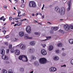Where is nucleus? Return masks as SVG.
Returning a JSON list of instances; mask_svg holds the SVG:
<instances>
[{"label":"nucleus","instance_id":"4d7b16f0","mask_svg":"<svg viewBox=\"0 0 73 73\" xmlns=\"http://www.w3.org/2000/svg\"><path fill=\"white\" fill-rule=\"evenodd\" d=\"M6 64H9V62L8 61H7L6 62Z\"/></svg>","mask_w":73,"mask_h":73},{"label":"nucleus","instance_id":"4be33fe9","mask_svg":"<svg viewBox=\"0 0 73 73\" xmlns=\"http://www.w3.org/2000/svg\"><path fill=\"white\" fill-rule=\"evenodd\" d=\"M52 29H53V30L55 31H56L58 29V27H52Z\"/></svg>","mask_w":73,"mask_h":73},{"label":"nucleus","instance_id":"bf43d9fd","mask_svg":"<svg viewBox=\"0 0 73 73\" xmlns=\"http://www.w3.org/2000/svg\"><path fill=\"white\" fill-rule=\"evenodd\" d=\"M24 0H22L21 1V3H24Z\"/></svg>","mask_w":73,"mask_h":73},{"label":"nucleus","instance_id":"ddd939ff","mask_svg":"<svg viewBox=\"0 0 73 73\" xmlns=\"http://www.w3.org/2000/svg\"><path fill=\"white\" fill-rule=\"evenodd\" d=\"M5 50L4 49H0V53L1 54H5Z\"/></svg>","mask_w":73,"mask_h":73},{"label":"nucleus","instance_id":"bb28decb","mask_svg":"<svg viewBox=\"0 0 73 73\" xmlns=\"http://www.w3.org/2000/svg\"><path fill=\"white\" fill-rule=\"evenodd\" d=\"M14 51H15V50H14L13 48H12L10 50V52L11 53H13V52H14Z\"/></svg>","mask_w":73,"mask_h":73},{"label":"nucleus","instance_id":"e2e57ef3","mask_svg":"<svg viewBox=\"0 0 73 73\" xmlns=\"http://www.w3.org/2000/svg\"><path fill=\"white\" fill-rule=\"evenodd\" d=\"M32 16H35V14H33L31 15Z\"/></svg>","mask_w":73,"mask_h":73},{"label":"nucleus","instance_id":"e433bc0d","mask_svg":"<svg viewBox=\"0 0 73 73\" xmlns=\"http://www.w3.org/2000/svg\"><path fill=\"white\" fill-rule=\"evenodd\" d=\"M70 27L71 29H73V26L72 25H70Z\"/></svg>","mask_w":73,"mask_h":73},{"label":"nucleus","instance_id":"f03ea898","mask_svg":"<svg viewBox=\"0 0 73 73\" xmlns=\"http://www.w3.org/2000/svg\"><path fill=\"white\" fill-rule=\"evenodd\" d=\"M29 7L36 8V7H37V5L35 2L34 1H31L29 3Z\"/></svg>","mask_w":73,"mask_h":73},{"label":"nucleus","instance_id":"6ab92c4d","mask_svg":"<svg viewBox=\"0 0 73 73\" xmlns=\"http://www.w3.org/2000/svg\"><path fill=\"white\" fill-rule=\"evenodd\" d=\"M29 52L30 53H33L35 52V49L33 48H30L29 50Z\"/></svg>","mask_w":73,"mask_h":73},{"label":"nucleus","instance_id":"aec40b11","mask_svg":"<svg viewBox=\"0 0 73 73\" xmlns=\"http://www.w3.org/2000/svg\"><path fill=\"white\" fill-rule=\"evenodd\" d=\"M34 65L36 66H39V63L37 61H35L34 62Z\"/></svg>","mask_w":73,"mask_h":73},{"label":"nucleus","instance_id":"f257e3e1","mask_svg":"<svg viewBox=\"0 0 73 73\" xmlns=\"http://www.w3.org/2000/svg\"><path fill=\"white\" fill-rule=\"evenodd\" d=\"M55 10L58 13H60L61 15H64L65 14V9L63 7L60 9L58 7H56L55 8Z\"/></svg>","mask_w":73,"mask_h":73},{"label":"nucleus","instance_id":"09e8293b","mask_svg":"<svg viewBox=\"0 0 73 73\" xmlns=\"http://www.w3.org/2000/svg\"><path fill=\"white\" fill-rule=\"evenodd\" d=\"M20 44H19L17 45V46H16V47H17H17H20Z\"/></svg>","mask_w":73,"mask_h":73},{"label":"nucleus","instance_id":"4c0bfd02","mask_svg":"<svg viewBox=\"0 0 73 73\" xmlns=\"http://www.w3.org/2000/svg\"><path fill=\"white\" fill-rule=\"evenodd\" d=\"M15 40L14 41H19V39L16 38H15Z\"/></svg>","mask_w":73,"mask_h":73},{"label":"nucleus","instance_id":"7ed1b4c3","mask_svg":"<svg viewBox=\"0 0 73 73\" xmlns=\"http://www.w3.org/2000/svg\"><path fill=\"white\" fill-rule=\"evenodd\" d=\"M46 61H47V60L44 58H40L39 59L40 63L41 64H46Z\"/></svg>","mask_w":73,"mask_h":73},{"label":"nucleus","instance_id":"a18cd8bd","mask_svg":"<svg viewBox=\"0 0 73 73\" xmlns=\"http://www.w3.org/2000/svg\"><path fill=\"white\" fill-rule=\"evenodd\" d=\"M18 13L19 15H20V14L21 13V12L20 11H18Z\"/></svg>","mask_w":73,"mask_h":73},{"label":"nucleus","instance_id":"f8f14e48","mask_svg":"<svg viewBox=\"0 0 73 73\" xmlns=\"http://www.w3.org/2000/svg\"><path fill=\"white\" fill-rule=\"evenodd\" d=\"M25 39H32L33 38H31L28 35L25 34L24 36Z\"/></svg>","mask_w":73,"mask_h":73},{"label":"nucleus","instance_id":"f3484780","mask_svg":"<svg viewBox=\"0 0 73 73\" xmlns=\"http://www.w3.org/2000/svg\"><path fill=\"white\" fill-rule=\"evenodd\" d=\"M19 35L21 37H23L24 35V33L23 31H21L19 33Z\"/></svg>","mask_w":73,"mask_h":73},{"label":"nucleus","instance_id":"473e14b6","mask_svg":"<svg viewBox=\"0 0 73 73\" xmlns=\"http://www.w3.org/2000/svg\"><path fill=\"white\" fill-rule=\"evenodd\" d=\"M22 23H18L17 24V25L18 26H20V25H21Z\"/></svg>","mask_w":73,"mask_h":73},{"label":"nucleus","instance_id":"338daca9","mask_svg":"<svg viewBox=\"0 0 73 73\" xmlns=\"http://www.w3.org/2000/svg\"><path fill=\"white\" fill-rule=\"evenodd\" d=\"M21 22H22V21H24V20H25V19H21Z\"/></svg>","mask_w":73,"mask_h":73},{"label":"nucleus","instance_id":"b1692460","mask_svg":"<svg viewBox=\"0 0 73 73\" xmlns=\"http://www.w3.org/2000/svg\"><path fill=\"white\" fill-rule=\"evenodd\" d=\"M31 58L32 60H33L36 59V57L32 55L31 56Z\"/></svg>","mask_w":73,"mask_h":73},{"label":"nucleus","instance_id":"72a5a7b5","mask_svg":"<svg viewBox=\"0 0 73 73\" xmlns=\"http://www.w3.org/2000/svg\"><path fill=\"white\" fill-rule=\"evenodd\" d=\"M41 46H42L43 48H45L46 46V45L42 44H41Z\"/></svg>","mask_w":73,"mask_h":73},{"label":"nucleus","instance_id":"3c124183","mask_svg":"<svg viewBox=\"0 0 73 73\" xmlns=\"http://www.w3.org/2000/svg\"><path fill=\"white\" fill-rule=\"evenodd\" d=\"M3 7L5 9H7V6H3Z\"/></svg>","mask_w":73,"mask_h":73},{"label":"nucleus","instance_id":"a211bd4d","mask_svg":"<svg viewBox=\"0 0 73 73\" xmlns=\"http://www.w3.org/2000/svg\"><path fill=\"white\" fill-rule=\"evenodd\" d=\"M24 57V55H21L19 57V59L20 60H22L23 61V59Z\"/></svg>","mask_w":73,"mask_h":73},{"label":"nucleus","instance_id":"79ce46f5","mask_svg":"<svg viewBox=\"0 0 73 73\" xmlns=\"http://www.w3.org/2000/svg\"><path fill=\"white\" fill-rule=\"evenodd\" d=\"M66 54L65 53H63L62 54V56H66Z\"/></svg>","mask_w":73,"mask_h":73},{"label":"nucleus","instance_id":"a19ab883","mask_svg":"<svg viewBox=\"0 0 73 73\" xmlns=\"http://www.w3.org/2000/svg\"><path fill=\"white\" fill-rule=\"evenodd\" d=\"M9 52V49H8L6 51V52L7 53H8Z\"/></svg>","mask_w":73,"mask_h":73},{"label":"nucleus","instance_id":"cd10ccee","mask_svg":"<svg viewBox=\"0 0 73 73\" xmlns=\"http://www.w3.org/2000/svg\"><path fill=\"white\" fill-rule=\"evenodd\" d=\"M3 72L2 73H7V70L4 69H3Z\"/></svg>","mask_w":73,"mask_h":73},{"label":"nucleus","instance_id":"13d9d810","mask_svg":"<svg viewBox=\"0 0 73 73\" xmlns=\"http://www.w3.org/2000/svg\"><path fill=\"white\" fill-rule=\"evenodd\" d=\"M15 19H16V20H18V18L16 17H15Z\"/></svg>","mask_w":73,"mask_h":73},{"label":"nucleus","instance_id":"5701e85b","mask_svg":"<svg viewBox=\"0 0 73 73\" xmlns=\"http://www.w3.org/2000/svg\"><path fill=\"white\" fill-rule=\"evenodd\" d=\"M19 70L21 72H23L24 71V69L23 67L20 68Z\"/></svg>","mask_w":73,"mask_h":73},{"label":"nucleus","instance_id":"412c9836","mask_svg":"<svg viewBox=\"0 0 73 73\" xmlns=\"http://www.w3.org/2000/svg\"><path fill=\"white\" fill-rule=\"evenodd\" d=\"M53 46L52 45H51L49 46L48 48V50L50 51H51V50H53Z\"/></svg>","mask_w":73,"mask_h":73},{"label":"nucleus","instance_id":"1a4fd4ad","mask_svg":"<svg viewBox=\"0 0 73 73\" xmlns=\"http://www.w3.org/2000/svg\"><path fill=\"white\" fill-rule=\"evenodd\" d=\"M20 48L21 50H25L26 49V46L25 44H22L20 45Z\"/></svg>","mask_w":73,"mask_h":73},{"label":"nucleus","instance_id":"864d4df0","mask_svg":"<svg viewBox=\"0 0 73 73\" xmlns=\"http://www.w3.org/2000/svg\"><path fill=\"white\" fill-rule=\"evenodd\" d=\"M35 34L36 35H38V33H35Z\"/></svg>","mask_w":73,"mask_h":73},{"label":"nucleus","instance_id":"0e129e2a","mask_svg":"<svg viewBox=\"0 0 73 73\" xmlns=\"http://www.w3.org/2000/svg\"><path fill=\"white\" fill-rule=\"evenodd\" d=\"M33 73V71H32L30 72V73Z\"/></svg>","mask_w":73,"mask_h":73},{"label":"nucleus","instance_id":"6e6d98bb","mask_svg":"<svg viewBox=\"0 0 73 73\" xmlns=\"http://www.w3.org/2000/svg\"><path fill=\"white\" fill-rule=\"evenodd\" d=\"M34 23H38V21H35V20H34Z\"/></svg>","mask_w":73,"mask_h":73},{"label":"nucleus","instance_id":"de8ad7c7","mask_svg":"<svg viewBox=\"0 0 73 73\" xmlns=\"http://www.w3.org/2000/svg\"><path fill=\"white\" fill-rule=\"evenodd\" d=\"M12 19V17H10L9 18V20L11 21Z\"/></svg>","mask_w":73,"mask_h":73},{"label":"nucleus","instance_id":"a878e982","mask_svg":"<svg viewBox=\"0 0 73 73\" xmlns=\"http://www.w3.org/2000/svg\"><path fill=\"white\" fill-rule=\"evenodd\" d=\"M8 72L9 73H13V70H12L10 69L8 70Z\"/></svg>","mask_w":73,"mask_h":73},{"label":"nucleus","instance_id":"774afa93","mask_svg":"<svg viewBox=\"0 0 73 73\" xmlns=\"http://www.w3.org/2000/svg\"><path fill=\"white\" fill-rule=\"evenodd\" d=\"M42 19L44 18V16H42Z\"/></svg>","mask_w":73,"mask_h":73},{"label":"nucleus","instance_id":"0eeeda50","mask_svg":"<svg viewBox=\"0 0 73 73\" xmlns=\"http://www.w3.org/2000/svg\"><path fill=\"white\" fill-rule=\"evenodd\" d=\"M64 29L66 31H69L70 30V27L68 25H64Z\"/></svg>","mask_w":73,"mask_h":73},{"label":"nucleus","instance_id":"49530a36","mask_svg":"<svg viewBox=\"0 0 73 73\" xmlns=\"http://www.w3.org/2000/svg\"><path fill=\"white\" fill-rule=\"evenodd\" d=\"M66 67V64H64V65L61 66V67Z\"/></svg>","mask_w":73,"mask_h":73},{"label":"nucleus","instance_id":"603ef678","mask_svg":"<svg viewBox=\"0 0 73 73\" xmlns=\"http://www.w3.org/2000/svg\"><path fill=\"white\" fill-rule=\"evenodd\" d=\"M44 5L43 4V6L42 8V10H43L44 9Z\"/></svg>","mask_w":73,"mask_h":73},{"label":"nucleus","instance_id":"c85d7f7f","mask_svg":"<svg viewBox=\"0 0 73 73\" xmlns=\"http://www.w3.org/2000/svg\"><path fill=\"white\" fill-rule=\"evenodd\" d=\"M57 45H58V46H59V47L62 46V43H58L57 44Z\"/></svg>","mask_w":73,"mask_h":73},{"label":"nucleus","instance_id":"9b49d317","mask_svg":"<svg viewBox=\"0 0 73 73\" xmlns=\"http://www.w3.org/2000/svg\"><path fill=\"white\" fill-rule=\"evenodd\" d=\"M2 58L3 60H8V57L5 55L2 56Z\"/></svg>","mask_w":73,"mask_h":73},{"label":"nucleus","instance_id":"680f3d73","mask_svg":"<svg viewBox=\"0 0 73 73\" xmlns=\"http://www.w3.org/2000/svg\"><path fill=\"white\" fill-rule=\"evenodd\" d=\"M47 23L48 24H52L51 23H50V22H47Z\"/></svg>","mask_w":73,"mask_h":73},{"label":"nucleus","instance_id":"4468645a","mask_svg":"<svg viewBox=\"0 0 73 73\" xmlns=\"http://www.w3.org/2000/svg\"><path fill=\"white\" fill-rule=\"evenodd\" d=\"M53 60L55 61H57L59 60V57L57 56H54L53 58Z\"/></svg>","mask_w":73,"mask_h":73},{"label":"nucleus","instance_id":"2eb2a0df","mask_svg":"<svg viewBox=\"0 0 73 73\" xmlns=\"http://www.w3.org/2000/svg\"><path fill=\"white\" fill-rule=\"evenodd\" d=\"M29 44L33 46L35 45L36 44V42L35 41H31L29 42Z\"/></svg>","mask_w":73,"mask_h":73},{"label":"nucleus","instance_id":"c03bdc74","mask_svg":"<svg viewBox=\"0 0 73 73\" xmlns=\"http://www.w3.org/2000/svg\"><path fill=\"white\" fill-rule=\"evenodd\" d=\"M5 38H9V36H7L5 37Z\"/></svg>","mask_w":73,"mask_h":73},{"label":"nucleus","instance_id":"dca6fc26","mask_svg":"<svg viewBox=\"0 0 73 73\" xmlns=\"http://www.w3.org/2000/svg\"><path fill=\"white\" fill-rule=\"evenodd\" d=\"M15 52L17 55H19L20 53V50H16L15 51Z\"/></svg>","mask_w":73,"mask_h":73},{"label":"nucleus","instance_id":"f704fd0d","mask_svg":"<svg viewBox=\"0 0 73 73\" xmlns=\"http://www.w3.org/2000/svg\"><path fill=\"white\" fill-rule=\"evenodd\" d=\"M3 19H4V16H3L0 18V20H3Z\"/></svg>","mask_w":73,"mask_h":73},{"label":"nucleus","instance_id":"58836bf2","mask_svg":"<svg viewBox=\"0 0 73 73\" xmlns=\"http://www.w3.org/2000/svg\"><path fill=\"white\" fill-rule=\"evenodd\" d=\"M71 63L72 65H73V59H72L71 61Z\"/></svg>","mask_w":73,"mask_h":73},{"label":"nucleus","instance_id":"2f4dec72","mask_svg":"<svg viewBox=\"0 0 73 73\" xmlns=\"http://www.w3.org/2000/svg\"><path fill=\"white\" fill-rule=\"evenodd\" d=\"M50 33L51 34H53V33H54V32H53V30H51L50 31Z\"/></svg>","mask_w":73,"mask_h":73},{"label":"nucleus","instance_id":"052dcab7","mask_svg":"<svg viewBox=\"0 0 73 73\" xmlns=\"http://www.w3.org/2000/svg\"><path fill=\"white\" fill-rule=\"evenodd\" d=\"M38 15H40V16H42V14L41 13H39L38 14Z\"/></svg>","mask_w":73,"mask_h":73},{"label":"nucleus","instance_id":"20e7f679","mask_svg":"<svg viewBox=\"0 0 73 73\" xmlns=\"http://www.w3.org/2000/svg\"><path fill=\"white\" fill-rule=\"evenodd\" d=\"M26 31L28 33H31V27L30 26H27Z\"/></svg>","mask_w":73,"mask_h":73},{"label":"nucleus","instance_id":"ea45409f","mask_svg":"<svg viewBox=\"0 0 73 73\" xmlns=\"http://www.w3.org/2000/svg\"><path fill=\"white\" fill-rule=\"evenodd\" d=\"M59 52V50H56V53H58Z\"/></svg>","mask_w":73,"mask_h":73},{"label":"nucleus","instance_id":"6e6552de","mask_svg":"<svg viewBox=\"0 0 73 73\" xmlns=\"http://www.w3.org/2000/svg\"><path fill=\"white\" fill-rule=\"evenodd\" d=\"M50 72H56L57 71V68L53 67H52L50 68Z\"/></svg>","mask_w":73,"mask_h":73},{"label":"nucleus","instance_id":"37998d69","mask_svg":"<svg viewBox=\"0 0 73 73\" xmlns=\"http://www.w3.org/2000/svg\"><path fill=\"white\" fill-rule=\"evenodd\" d=\"M5 44L7 46H8V42H6L5 43Z\"/></svg>","mask_w":73,"mask_h":73},{"label":"nucleus","instance_id":"8fccbe9b","mask_svg":"<svg viewBox=\"0 0 73 73\" xmlns=\"http://www.w3.org/2000/svg\"><path fill=\"white\" fill-rule=\"evenodd\" d=\"M21 7H22V8H24V5L23 4H22L21 5Z\"/></svg>","mask_w":73,"mask_h":73},{"label":"nucleus","instance_id":"c9c22d12","mask_svg":"<svg viewBox=\"0 0 73 73\" xmlns=\"http://www.w3.org/2000/svg\"><path fill=\"white\" fill-rule=\"evenodd\" d=\"M46 38L47 39H49V38H51V36H46Z\"/></svg>","mask_w":73,"mask_h":73},{"label":"nucleus","instance_id":"393cba45","mask_svg":"<svg viewBox=\"0 0 73 73\" xmlns=\"http://www.w3.org/2000/svg\"><path fill=\"white\" fill-rule=\"evenodd\" d=\"M68 41L70 44H73V39H69Z\"/></svg>","mask_w":73,"mask_h":73},{"label":"nucleus","instance_id":"c756f323","mask_svg":"<svg viewBox=\"0 0 73 73\" xmlns=\"http://www.w3.org/2000/svg\"><path fill=\"white\" fill-rule=\"evenodd\" d=\"M9 49H11V48H12V44H9Z\"/></svg>","mask_w":73,"mask_h":73},{"label":"nucleus","instance_id":"5fc2aeb1","mask_svg":"<svg viewBox=\"0 0 73 73\" xmlns=\"http://www.w3.org/2000/svg\"><path fill=\"white\" fill-rule=\"evenodd\" d=\"M2 32H3L4 33V34H5V33H6V31H3Z\"/></svg>","mask_w":73,"mask_h":73},{"label":"nucleus","instance_id":"423d86ee","mask_svg":"<svg viewBox=\"0 0 73 73\" xmlns=\"http://www.w3.org/2000/svg\"><path fill=\"white\" fill-rule=\"evenodd\" d=\"M68 7L67 9V11L68 12H69L70 10V6H71V3L70 1H68Z\"/></svg>","mask_w":73,"mask_h":73},{"label":"nucleus","instance_id":"39448f33","mask_svg":"<svg viewBox=\"0 0 73 73\" xmlns=\"http://www.w3.org/2000/svg\"><path fill=\"white\" fill-rule=\"evenodd\" d=\"M41 53L42 54L43 56H45L46 55V54H47V52H46V50L43 49L41 50Z\"/></svg>","mask_w":73,"mask_h":73},{"label":"nucleus","instance_id":"69168bd1","mask_svg":"<svg viewBox=\"0 0 73 73\" xmlns=\"http://www.w3.org/2000/svg\"><path fill=\"white\" fill-rule=\"evenodd\" d=\"M5 18H4V19H3V21H5Z\"/></svg>","mask_w":73,"mask_h":73},{"label":"nucleus","instance_id":"7c9ffc66","mask_svg":"<svg viewBox=\"0 0 73 73\" xmlns=\"http://www.w3.org/2000/svg\"><path fill=\"white\" fill-rule=\"evenodd\" d=\"M59 32H60L61 33H62L64 34V31L62 30H60L59 31Z\"/></svg>","mask_w":73,"mask_h":73},{"label":"nucleus","instance_id":"9d476101","mask_svg":"<svg viewBox=\"0 0 73 73\" xmlns=\"http://www.w3.org/2000/svg\"><path fill=\"white\" fill-rule=\"evenodd\" d=\"M28 61V58H27V57L26 55H24V57H23V60L22 61H23L24 62H27Z\"/></svg>","mask_w":73,"mask_h":73}]
</instances>
